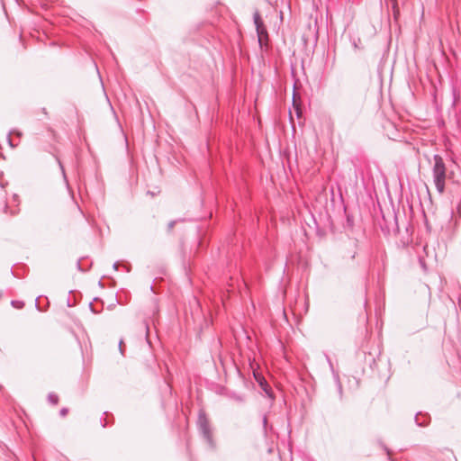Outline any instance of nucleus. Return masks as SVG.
Wrapping results in <instances>:
<instances>
[{"label": "nucleus", "mask_w": 461, "mask_h": 461, "mask_svg": "<svg viewBox=\"0 0 461 461\" xmlns=\"http://www.w3.org/2000/svg\"><path fill=\"white\" fill-rule=\"evenodd\" d=\"M432 177L437 191L441 194L445 191L447 167L440 155L433 156Z\"/></svg>", "instance_id": "1"}, {"label": "nucleus", "mask_w": 461, "mask_h": 461, "mask_svg": "<svg viewBox=\"0 0 461 461\" xmlns=\"http://www.w3.org/2000/svg\"><path fill=\"white\" fill-rule=\"evenodd\" d=\"M197 424H198L199 430H200L201 434L203 435V437L204 438V439L208 442V444L210 446H212L213 445L212 433L211 430L209 420L204 412L201 411L199 413Z\"/></svg>", "instance_id": "2"}, {"label": "nucleus", "mask_w": 461, "mask_h": 461, "mask_svg": "<svg viewBox=\"0 0 461 461\" xmlns=\"http://www.w3.org/2000/svg\"><path fill=\"white\" fill-rule=\"evenodd\" d=\"M256 31L258 38V43L260 46H262L263 42L268 40L267 28L265 25H263L261 27L259 26L258 28H257Z\"/></svg>", "instance_id": "3"}, {"label": "nucleus", "mask_w": 461, "mask_h": 461, "mask_svg": "<svg viewBox=\"0 0 461 461\" xmlns=\"http://www.w3.org/2000/svg\"><path fill=\"white\" fill-rule=\"evenodd\" d=\"M429 417L426 414H417L415 417V421L418 426L423 427L429 423Z\"/></svg>", "instance_id": "4"}, {"label": "nucleus", "mask_w": 461, "mask_h": 461, "mask_svg": "<svg viewBox=\"0 0 461 461\" xmlns=\"http://www.w3.org/2000/svg\"><path fill=\"white\" fill-rule=\"evenodd\" d=\"M253 20H254V24L256 26V29L258 28L259 26L261 27L264 25L258 11H255V13L253 14Z\"/></svg>", "instance_id": "5"}, {"label": "nucleus", "mask_w": 461, "mask_h": 461, "mask_svg": "<svg viewBox=\"0 0 461 461\" xmlns=\"http://www.w3.org/2000/svg\"><path fill=\"white\" fill-rule=\"evenodd\" d=\"M293 106H294V108L295 110L297 117H301L302 116V110H301L300 104H297L296 101H295V95L294 94V96H293Z\"/></svg>", "instance_id": "6"}, {"label": "nucleus", "mask_w": 461, "mask_h": 461, "mask_svg": "<svg viewBox=\"0 0 461 461\" xmlns=\"http://www.w3.org/2000/svg\"><path fill=\"white\" fill-rule=\"evenodd\" d=\"M48 400L50 403L56 405L59 402V396L54 393H50L48 395Z\"/></svg>", "instance_id": "7"}, {"label": "nucleus", "mask_w": 461, "mask_h": 461, "mask_svg": "<svg viewBox=\"0 0 461 461\" xmlns=\"http://www.w3.org/2000/svg\"><path fill=\"white\" fill-rule=\"evenodd\" d=\"M11 304L17 309H22L24 306V303L22 301H12Z\"/></svg>", "instance_id": "8"}, {"label": "nucleus", "mask_w": 461, "mask_h": 461, "mask_svg": "<svg viewBox=\"0 0 461 461\" xmlns=\"http://www.w3.org/2000/svg\"><path fill=\"white\" fill-rule=\"evenodd\" d=\"M262 422H263L264 430H265V432H267V415L263 416Z\"/></svg>", "instance_id": "9"}, {"label": "nucleus", "mask_w": 461, "mask_h": 461, "mask_svg": "<svg viewBox=\"0 0 461 461\" xmlns=\"http://www.w3.org/2000/svg\"><path fill=\"white\" fill-rule=\"evenodd\" d=\"M233 399H234L236 402H244V398H243L242 396H240V395H235V396L233 397Z\"/></svg>", "instance_id": "10"}, {"label": "nucleus", "mask_w": 461, "mask_h": 461, "mask_svg": "<svg viewBox=\"0 0 461 461\" xmlns=\"http://www.w3.org/2000/svg\"><path fill=\"white\" fill-rule=\"evenodd\" d=\"M68 411V410L67 408H62V409L60 410L59 413H60V415H61L62 417H65V416L67 415Z\"/></svg>", "instance_id": "11"}, {"label": "nucleus", "mask_w": 461, "mask_h": 461, "mask_svg": "<svg viewBox=\"0 0 461 461\" xmlns=\"http://www.w3.org/2000/svg\"><path fill=\"white\" fill-rule=\"evenodd\" d=\"M175 224H176V221H170V222L168 223V225H167V229H168V230H169V231H170V230H172V229L174 228Z\"/></svg>", "instance_id": "12"}, {"label": "nucleus", "mask_w": 461, "mask_h": 461, "mask_svg": "<svg viewBox=\"0 0 461 461\" xmlns=\"http://www.w3.org/2000/svg\"><path fill=\"white\" fill-rule=\"evenodd\" d=\"M357 249H354L351 253L348 254V257L351 258V259H354L356 258V255H357Z\"/></svg>", "instance_id": "13"}, {"label": "nucleus", "mask_w": 461, "mask_h": 461, "mask_svg": "<svg viewBox=\"0 0 461 461\" xmlns=\"http://www.w3.org/2000/svg\"><path fill=\"white\" fill-rule=\"evenodd\" d=\"M59 167H60V168L62 170L63 175L65 176L64 167H63V166H62V164H61V162L59 160Z\"/></svg>", "instance_id": "14"}, {"label": "nucleus", "mask_w": 461, "mask_h": 461, "mask_svg": "<svg viewBox=\"0 0 461 461\" xmlns=\"http://www.w3.org/2000/svg\"><path fill=\"white\" fill-rule=\"evenodd\" d=\"M352 246H353V248H355V249H356V248H357V241H353V242H352Z\"/></svg>", "instance_id": "15"}, {"label": "nucleus", "mask_w": 461, "mask_h": 461, "mask_svg": "<svg viewBox=\"0 0 461 461\" xmlns=\"http://www.w3.org/2000/svg\"><path fill=\"white\" fill-rule=\"evenodd\" d=\"M117 266H118V265H117V263H114L113 267H114L115 269H117Z\"/></svg>", "instance_id": "16"}, {"label": "nucleus", "mask_w": 461, "mask_h": 461, "mask_svg": "<svg viewBox=\"0 0 461 461\" xmlns=\"http://www.w3.org/2000/svg\"><path fill=\"white\" fill-rule=\"evenodd\" d=\"M393 2V4H396V0H391Z\"/></svg>", "instance_id": "17"}]
</instances>
